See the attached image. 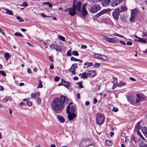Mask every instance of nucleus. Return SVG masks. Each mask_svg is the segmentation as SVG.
<instances>
[{"label": "nucleus", "instance_id": "f257e3e1", "mask_svg": "<svg viewBox=\"0 0 147 147\" xmlns=\"http://www.w3.org/2000/svg\"><path fill=\"white\" fill-rule=\"evenodd\" d=\"M61 98H57L54 99L52 103V106L54 110L56 113H59L61 112L64 108V104H67L68 102L67 97L62 95Z\"/></svg>", "mask_w": 147, "mask_h": 147}, {"label": "nucleus", "instance_id": "f03ea898", "mask_svg": "<svg viewBox=\"0 0 147 147\" xmlns=\"http://www.w3.org/2000/svg\"><path fill=\"white\" fill-rule=\"evenodd\" d=\"M73 104V102L69 103L66 109V112L68 114L67 118L69 121H72L74 118L76 117V114L75 113H71L70 111V105Z\"/></svg>", "mask_w": 147, "mask_h": 147}, {"label": "nucleus", "instance_id": "7ed1b4c3", "mask_svg": "<svg viewBox=\"0 0 147 147\" xmlns=\"http://www.w3.org/2000/svg\"><path fill=\"white\" fill-rule=\"evenodd\" d=\"M77 0H74L72 7L78 12H80L81 10L82 3L80 1H78L76 4Z\"/></svg>", "mask_w": 147, "mask_h": 147}, {"label": "nucleus", "instance_id": "20e7f679", "mask_svg": "<svg viewBox=\"0 0 147 147\" xmlns=\"http://www.w3.org/2000/svg\"><path fill=\"white\" fill-rule=\"evenodd\" d=\"M104 117L103 114H100L96 119V123L98 125H101L104 122Z\"/></svg>", "mask_w": 147, "mask_h": 147}, {"label": "nucleus", "instance_id": "39448f33", "mask_svg": "<svg viewBox=\"0 0 147 147\" xmlns=\"http://www.w3.org/2000/svg\"><path fill=\"white\" fill-rule=\"evenodd\" d=\"M119 15L120 10L119 8L115 9L112 13L113 17L116 20L118 19Z\"/></svg>", "mask_w": 147, "mask_h": 147}, {"label": "nucleus", "instance_id": "423d86ee", "mask_svg": "<svg viewBox=\"0 0 147 147\" xmlns=\"http://www.w3.org/2000/svg\"><path fill=\"white\" fill-rule=\"evenodd\" d=\"M144 100L145 98L142 95L139 94H136V98L135 103H137L140 101H144Z\"/></svg>", "mask_w": 147, "mask_h": 147}, {"label": "nucleus", "instance_id": "0eeeda50", "mask_svg": "<svg viewBox=\"0 0 147 147\" xmlns=\"http://www.w3.org/2000/svg\"><path fill=\"white\" fill-rule=\"evenodd\" d=\"M79 146L80 147H87L90 146L89 141L84 140L81 142Z\"/></svg>", "mask_w": 147, "mask_h": 147}, {"label": "nucleus", "instance_id": "6e6552de", "mask_svg": "<svg viewBox=\"0 0 147 147\" xmlns=\"http://www.w3.org/2000/svg\"><path fill=\"white\" fill-rule=\"evenodd\" d=\"M100 7L98 5H95L92 7L90 9V11L92 13H95L99 10Z\"/></svg>", "mask_w": 147, "mask_h": 147}, {"label": "nucleus", "instance_id": "1a4fd4ad", "mask_svg": "<svg viewBox=\"0 0 147 147\" xmlns=\"http://www.w3.org/2000/svg\"><path fill=\"white\" fill-rule=\"evenodd\" d=\"M86 4H83L82 6L81 10V15L82 16L84 17L88 13V11L86 10Z\"/></svg>", "mask_w": 147, "mask_h": 147}, {"label": "nucleus", "instance_id": "9d476101", "mask_svg": "<svg viewBox=\"0 0 147 147\" xmlns=\"http://www.w3.org/2000/svg\"><path fill=\"white\" fill-rule=\"evenodd\" d=\"M128 101L131 103L135 104V97L132 95H130L127 97Z\"/></svg>", "mask_w": 147, "mask_h": 147}, {"label": "nucleus", "instance_id": "9b49d317", "mask_svg": "<svg viewBox=\"0 0 147 147\" xmlns=\"http://www.w3.org/2000/svg\"><path fill=\"white\" fill-rule=\"evenodd\" d=\"M123 0H113L111 2V5L112 7H115L122 2Z\"/></svg>", "mask_w": 147, "mask_h": 147}, {"label": "nucleus", "instance_id": "f8f14e48", "mask_svg": "<svg viewBox=\"0 0 147 147\" xmlns=\"http://www.w3.org/2000/svg\"><path fill=\"white\" fill-rule=\"evenodd\" d=\"M96 75V71L94 70H89L87 72V75L89 77H93Z\"/></svg>", "mask_w": 147, "mask_h": 147}, {"label": "nucleus", "instance_id": "ddd939ff", "mask_svg": "<svg viewBox=\"0 0 147 147\" xmlns=\"http://www.w3.org/2000/svg\"><path fill=\"white\" fill-rule=\"evenodd\" d=\"M76 10L73 7H72L70 8V9L69 12V14L71 16H74L75 14L77 13L76 11Z\"/></svg>", "mask_w": 147, "mask_h": 147}, {"label": "nucleus", "instance_id": "4468645a", "mask_svg": "<svg viewBox=\"0 0 147 147\" xmlns=\"http://www.w3.org/2000/svg\"><path fill=\"white\" fill-rule=\"evenodd\" d=\"M104 39L109 42L112 43L116 42V40L114 38H109L105 36H104Z\"/></svg>", "mask_w": 147, "mask_h": 147}, {"label": "nucleus", "instance_id": "2eb2a0df", "mask_svg": "<svg viewBox=\"0 0 147 147\" xmlns=\"http://www.w3.org/2000/svg\"><path fill=\"white\" fill-rule=\"evenodd\" d=\"M2 8L6 11L5 13L6 14L10 15H13V12L11 10H10L7 8Z\"/></svg>", "mask_w": 147, "mask_h": 147}, {"label": "nucleus", "instance_id": "dca6fc26", "mask_svg": "<svg viewBox=\"0 0 147 147\" xmlns=\"http://www.w3.org/2000/svg\"><path fill=\"white\" fill-rule=\"evenodd\" d=\"M138 13L139 11L138 10L136 9H135L131 10V14L136 16Z\"/></svg>", "mask_w": 147, "mask_h": 147}, {"label": "nucleus", "instance_id": "f3484780", "mask_svg": "<svg viewBox=\"0 0 147 147\" xmlns=\"http://www.w3.org/2000/svg\"><path fill=\"white\" fill-rule=\"evenodd\" d=\"M111 0H105L102 3V4L103 6H108L110 3Z\"/></svg>", "mask_w": 147, "mask_h": 147}, {"label": "nucleus", "instance_id": "a211bd4d", "mask_svg": "<svg viewBox=\"0 0 147 147\" xmlns=\"http://www.w3.org/2000/svg\"><path fill=\"white\" fill-rule=\"evenodd\" d=\"M57 118L58 120L61 123H63L65 121V119L62 116L60 115H58L57 116Z\"/></svg>", "mask_w": 147, "mask_h": 147}, {"label": "nucleus", "instance_id": "6ab92c4d", "mask_svg": "<svg viewBox=\"0 0 147 147\" xmlns=\"http://www.w3.org/2000/svg\"><path fill=\"white\" fill-rule=\"evenodd\" d=\"M12 98L10 96H7L4 98L3 99V101L4 102L6 103L9 101H11L12 100Z\"/></svg>", "mask_w": 147, "mask_h": 147}, {"label": "nucleus", "instance_id": "aec40b11", "mask_svg": "<svg viewBox=\"0 0 147 147\" xmlns=\"http://www.w3.org/2000/svg\"><path fill=\"white\" fill-rule=\"evenodd\" d=\"M79 76H80L81 78H84V79L87 78L88 76L87 75V72H84L82 74H80Z\"/></svg>", "mask_w": 147, "mask_h": 147}, {"label": "nucleus", "instance_id": "412c9836", "mask_svg": "<svg viewBox=\"0 0 147 147\" xmlns=\"http://www.w3.org/2000/svg\"><path fill=\"white\" fill-rule=\"evenodd\" d=\"M142 131L145 136L147 138V127H143Z\"/></svg>", "mask_w": 147, "mask_h": 147}, {"label": "nucleus", "instance_id": "4be33fe9", "mask_svg": "<svg viewBox=\"0 0 147 147\" xmlns=\"http://www.w3.org/2000/svg\"><path fill=\"white\" fill-rule=\"evenodd\" d=\"M4 57L7 61L8 60L9 58L10 57L11 55L8 53H5L3 54Z\"/></svg>", "mask_w": 147, "mask_h": 147}, {"label": "nucleus", "instance_id": "5701e85b", "mask_svg": "<svg viewBox=\"0 0 147 147\" xmlns=\"http://www.w3.org/2000/svg\"><path fill=\"white\" fill-rule=\"evenodd\" d=\"M110 10V9L109 8H108L105 9H103L100 12V13L102 15L103 14L105 13L108 12Z\"/></svg>", "mask_w": 147, "mask_h": 147}, {"label": "nucleus", "instance_id": "b1692460", "mask_svg": "<svg viewBox=\"0 0 147 147\" xmlns=\"http://www.w3.org/2000/svg\"><path fill=\"white\" fill-rule=\"evenodd\" d=\"M137 41L139 42H141L145 43H147V41L146 40V39L141 38H139V39Z\"/></svg>", "mask_w": 147, "mask_h": 147}, {"label": "nucleus", "instance_id": "393cba45", "mask_svg": "<svg viewBox=\"0 0 147 147\" xmlns=\"http://www.w3.org/2000/svg\"><path fill=\"white\" fill-rule=\"evenodd\" d=\"M70 59L71 61H78L80 63H82V60L79 59H77L76 58H74V57H71Z\"/></svg>", "mask_w": 147, "mask_h": 147}, {"label": "nucleus", "instance_id": "a878e982", "mask_svg": "<svg viewBox=\"0 0 147 147\" xmlns=\"http://www.w3.org/2000/svg\"><path fill=\"white\" fill-rule=\"evenodd\" d=\"M75 106L74 105H72L70 107V111L71 113H75Z\"/></svg>", "mask_w": 147, "mask_h": 147}, {"label": "nucleus", "instance_id": "bb28decb", "mask_svg": "<svg viewBox=\"0 0 147 147\" xmlns=\"http://www.w3.org/2000/svg\"><path fill=\"white\" fill-rule=\"evenodd\" d=\"M78 67L77 64L76 63L73 64L72 65L71 67L70 68L69 70L74 69L75 70L76 68Z\"/></svg>", "mask_w": 147, "mask_h": 147}, {"label": "nucleus", "instance_id": "cd10ccee", "mask_svg": "<svg viewBox=\"0 0 147 147\" xmlns=\"http://www.w3.org/2000/svg\"><path fill=\"white\" fill-rule=\"evenodd\" d=\"M126 85V83L125 82H123L121 81H120L118 84V86L119 87H121L122 86H123Z\"/></svg>", "mask_w": 147, "mask_h": 147}, {"label": "nucleus", "instance_id": "c85d7f7f", "mask_svg": "<svg viewBox=\"0 0 147 147\" xmlns=\"http://www.w3.org/2000/svg\"><path fill=\"white\" fill-rule=\"evenodd\" d=\"M84 65H87L88 66L86 67V68H88V67H90L93 65V63L92 62H90V63H84Z\"/></svg>", "mask_w": 147, "mask_h": 147}, {"label": "nucleus", "instance_id": "c756f323", "mask_svg": "<svg viewBox=\"0 0 147 147\" xmlns=\"http://www.w3.org/2000/svg\"><path fill=\"white\" fill-rule=\"evenodd\" d=\"M141 123V122L140 121H139L138 122L135 128V129H138L140 127V124Z\"/></svg>", "mask_w": 147, "mask_h": 147}, {"label": "nucleus", "instance_id": "7c9ffc66", "mask_svg": "<svg viewBox=\"0 0 147 147\" xmlns=\"http://www.w3.org/2000/svg\"><path fill=\"white\" fill-rule=\"evenodd\" d=\"M61 85L64 86L66 88L68 89H69V86L70 85L69 83L68 82H67L66 84H62Z\"/></svg>", "mask_w": 147, "mask_h": 147}, {"label": "nucleus", "instance_id": "2f4dec72", "mask_svg": "<svg viewBox=\"0 0 147 147\" xmlns=\"http://www.w3.org/2000/svg\"><path fill=\"white\" fill-rule=\"evenodd\" d=\"M135 16L132 15L131 14V17L130 18V21L131 22H132L134 21V20H135Z\"/></svg>", "mask_w": 147, "mask_h": 147}, {"label": "nucleus", "instance_id": "473e14b6", "mask_svg": "<svg viewBox=\"0 0 147 147\" xmlns=\"http://www.w3.org/2000/svg\"><path fill=\"white\" fill-rule=\"evenodd\" d=\"M14 35L16 36H20L22 37H24V36L22 34L19 32H16L14 33Z\"/></svg>", "mask_w": 147, "mask_h": 147}, {"label": "nucleus", "instance_id": "72a5a7b5", "mask_svg": "<svg viewBox=\"0 0 147 147\" xmlns=\"http://www.w3.org/2000/svg\"><path fill=\"white\" fill-rule=\"evenodd\" d=\"M105 143L106 145L108 146H111L112 144V142L109 140H106Z\"/></svg>", "mask_w": 147, "mask_h": 147}, {"label": "nucleus", "instance_id": "f704fd0d", "mask_svg": "<svg viewBox=\"0 0 147 147\" xmlns=\"http://www.w3.org/2000/svg\"><path fill=\"white\" fill-rule=\"evenodd\" d=\"M102 60L105 61L108 60V57L106 56L102 55Z\"/></svg>", "mask_w": 147, "mask_h": 147}, {"label": "nucleus", "instance_id": "c9c22d12", "mask_svg": "<svg viewBox=\"0 0 147 147\" xmlns=\"http://www.w3.org/2000/svg\"><path fill=\"white\" fill-rule=\"evenodd\" d=\"M72 54L76 56H78L79 55L78 52L76 51H73L72 52Z\"/></svg>", "mask_w": 147, "mask_h": 147}, {"label": "nucleus", "instance_id": "e433bc0d", "mask_svg": "<svg viewBox=\"0 0 147 147\" xmlns=\"http://www.w3.org/2000/svg\"><path fill=\"white\" fill-rule=\"evenodd\" d=\"M102 55L97 53H94V57L95 58L98 59L99 56H102Z\"/></svg>", "mask_w": 147, "mask_h": 147}, {"label": "nucleus", "instance_id": "4c0bfd02", "mask_svg": "<svg viewBox=\"0 0 147 147\" xmlns=\"http://www.w3.org/2000/svg\"><path fill=\"white\" fill-rule=\"evenodd\" d=\"M58 37L62 41H64L65 40V38L62 36L59 35L58 36Z\"/></svg>", "mask_w": 147, "mask_h": 147}, {"label": "nucleus", "instance_id": "58836bf2", "mask_svg": "<svg viewBox=\"0 0 147 147\" xmlns=\"http://www.w3.org/2000/svg\"><path fill=\"white\" fill-rule=\"evenodd\" d=\"M16 18L19 21V22H23L24 21V20L23 19V18L22 17L19 16H17L16 17Z\"/></svg>", "mask_w": 147, "mask_h": 147}, {"label": "nucleus", "instance_id": "ea45409f", "mask_svg": "<svg viewBox=\"0 0 147 147\" xmlns=\"http://www.w3.org/2000/svg\"><path fill=\"white\" fill-rule=\"evenodd\" d=\"M57 51L60 52L61 51V49L60 47L57 45L55 49Z\"/></svg>", "mask_w": 147, "mask_h": 147}, {"label": "nucleus", "instance_id": "a19ab883", "mask_svg": "<svg viewBox=\"0 0 147 147\" xmlns=\"http://www.w3.org/2000/svg\"><path fill=\"white\" fill-rule=\"evenodd\" d=\"M43 87V85L42 84V82L41 81H39V83L38 86V88H42Z\"/></svg>", "mask_w": 147, "mask_h": 147}, {"label": "nucleus", "instance_id": "79ce46f5", "mask_svg": "<svg viewBox=\"0 0 147 147\" xmlns=\"http://www.w3.org/2000/svg\"><path fill=\"white\" fill-rule=\"evenodd\" d=\"M31 96L32 99H35L36 96V94L33 93L31 94Z\"/></svg>", "mask_w": 147, "mask_h": 147}, {"label": "nucleus", "instance_id": "37998d69", "mask_svg": "<svg viewBox=\"0 0 147 147\" xmlns=\"http://www.w3.org/2000/svg\"><path fill=\"white\" fill-rule=\"evenodd\" d=\"M42 102V100L41 98H38L37 100V104L38 105H40Z\"/></svg>", "mask_w": 147, "mask_h": 147}, {"label": "nucleus", "instance_id": "c03bdc74", "mask_svg": "<svg viewBox=\"0 0 147 147\" xmlns=\"http://www.w3.org/2000/svg\"><path fill=\"white\" fill-rule=\"evenodd\" d=\"M57 45L54 44H52L50 46V47L52 49H55Z\"/></svg>", "mask_w": 147, "mask_h": 147}, {"label": "nucleus", "instance_id": "a18cd8bd", "mask_svg": "<svg viewBox=\"0 0 147 147\" xmlns=\"http://www.w3.org/2000/svg\"><path fill=\"white\" fill-rule=\"evenodd\" d=\"M28 6L27 3L26 2H24L23 4L20 5L21 6L27 7Z\"/></svg>", "mask_w": 147, "mask_h": 147}, {"label": "nucleus", "instance_id": "49530a36", "mask_svg": "<svg viewBox=\"0 0 147 147\" xmlns=\"http://www.w3.org/2000/svg\"><path fill=\"white\" fill-rule=\"evenodd\" d=\"M0 74H1L4 77L6 76V74L3 71H0Z\"/></svg>", "mask_w": 147, "mask_h": 147}, {"label": "nucleus", "instance_id": "de8ad7c7", "mask_svg": "<svg viewBox=\"0 0 147 147\" xmlns=\"http://www.w3.org/2000/svg\"><path fill=\"white\" fill-rule=\"evenodd\" d=\"M78 85L80 88H84L83 86L82 85V83L81 82H78Z\"/></svg>", "mask_w": 147, "mask_h": 147}, {"label": "nucleus", "instance_id": "09e8293b", "mask_svg": "<svg viewBox=\"0 0 147 147\" xmlns=\"http://www.w3.org/2000/svg\"><path fill=\"white\" fill-rule=\"evenodd\" d=\"M67 55L69 56H71V49L69 50L67 53Z\"/></svg>", "mask_w": 147, "mask_h": 147}, {"label": "nucleus", "instance_id": "8fccbe9b", "mask_svg": "<svg viewBox=\"0 0 147 147\" xmlns=\"http://www.w3.org/2000/svg\"><path fill=\"white\" fill-rule=\"evenodd\" d=\"M100 66V65L99 63H95L94 65H93V67L95 68H98Z\"/></svg>", "mask_w": 147, "mask_h": 147}, {"label": "nucleus", "instance_id": "3c124183", "mask_svg": "<svg viewBox=\"0 0 147 147\" xmlns=\"http://www.w3.org/2000/svg\"><path fill=\"white\" fill-rule=\"evenodd\" d=\"M27 105L28 106H30L32 105V103L30 101H28L26 102Z\"/></svg>", "mask_w": 147, "mask_h": 147}, {"label": "nucleus", "instance_id": "603ef678", "mask_svg": "<svg viewBox=\"0 0 147 147\" xmlns=\"http://www.w3.org/2000/svg\"><path fill=\"white\" fill-rule=\"evenodd\" d=\"M138 134V135L140 136V137L143 139H144V138L142 135V134L138 131H137Z\"/></svg>", "mask_w": 147, "mask_h": 147}, {"label": "nucleus", "instance_id": "864d4df0", "mask_svg": "<svg viewBox=\"0 0 147 147\" xmlns=\"http://www.w3.org/2000/svg\"><path fill=\"white\" fill-rule=\"evenodd\" d=\"M0 32H1L2 34H3L4 36L5 35L4 31L1 28H0Z\"/></svg>", "mask_w": 147, "mask_h": 147}, {"label": "nucleus", "instance_id": "5fc2aeb1", "mask_svg": "<svg viewBox=\"0 0 147 147\" xmlns=\"http://www.w3.org/2000/svg\"><path fill=\"white\" fill-rule=\"evenodd\" d=\"M118 111V109L117 108H115V107H114L112 110L113 111H114L115 112H116Z\"/></svg>", "mask_w": 147, "mask_h": 147}, {"label": "nucleus", "instance_id": "6e6d98bb", "mask_svg": "<svg viewBox=\"0 0 147 147\" xmlns=\"http://www.w3.org/2000/svg\"><path fill=\"white\" fill-rule=\"evenodd\" d=\"M59 79V78L58 76H55V78L54 80L55 82H58Z\"/></svg>", "mask_w": 147, "mask_h": 147}, {"label": "nucleus", "instance_id": "4d7b16f0", "mask_svg": "<svg viewBox=\"0 0 147 147\" xmlns=\"http://www.w3.org/2000/svg\"><path fill=\"white\" fill-rule=\"evenodd\" d=\"M70 71L73 74H76V72L74 69L70 70Z\"/></svg>", "mask_w": 147, "mask_h": 147}, {"label": "nucleus", "instance_id": "13d9d810", "mask_svg": "<svg viewBox=\"0 0 147 147\" xmlns=\"http://www.w3.org/2000/svg\"><path fill=\"white\" fill-rule=\"evenodd\" d=\"M101 15V14L100 12H99V13L96 14L95 15V16L96 18H97L98 17H99V16H100Z\"/></svg>", "mask_w": 147, "mask_h": 147}, {"label": "nucleus", "instance_id": "bf43d9fd", "mask_svg": "<svg viewBox=\"0 0 147 147\" xmlns=\"http://www.w3.org/2000/svg\"><path fill=\"white\" fill-rule=\"evenodd\" d=\"M143 33V36L146 37L147 36V32H142Z\"/></svg>", "mask_w": 147, "mask_h": 147}, {"label": "nucleus", "instance_id": "052dcab7", "mask_svg": "<svg viewBox=\"0 0 147 147\" xmlns=\"http://www.w3.org/2000/svg\"><path fill=\"white\" fill-rule=\"evenodd\" d=\"M120 42L122 45H125L126 43H125L122 40H120L119 41Z\"/></svg>", "mask_w": 147, "mask_h": 147}, {"label": "nucleus", "instance_id": "680f3d73", "mask_svg": "<svg viewBox=\"0 0 147 147\" xmlns=\"http://www.w3.org/2000/svg\"><path fill=\"white\" fill-rule=\"evenodd\" d=\"M40 15L43 18H46L47 17L46 15L44 13H41Z\"/></svg>", "mask_w": 147, "mask_h": 147}, {"label": "nucleus", "instance_id": "e2e57ef3", "mask_svg": "<svg viewBox=\"0 0 147 147\" xmlns=\"http://www.w3.org/2000/svg\"><path fill=\"white\" fill-rule=\"evenodd\" d=\"M49 59L50 60V61H51L52 62H53V57L51 56H50L49 57Z\"/></svg>", "mask_w": 147, "mask_h": 147}, {"label": "nucleus", "instance_id": "0e129e2a", "mask_svg": "<svg viewBox=\"0 0 147 147\" xmlns=\"http://www.w3.org/2000/svg\"><path fill=\"white\" fill-rule=\"evenodd\" d=\"M132 44V42H127V44L129 46H131Z\"/></svg>", "mask_w": 147, "mask_h": 147}, {"label": "nucleus", "instance_id": "69168bd1", "mask_svg": "<svg viewBox=\"0 0 147 147\" xmlns=\"http://www.w3.org/2000/svg\"><path fill=\"white\" fill-rule=\"evenodd\" d=\"M81 48L82 49H86L87 48V46L86 45H82L81 46Z\"/></svg>", "mask_w": 147, "mask_h": 147}, {"label": "nucleus", "instance_id": "338daca9", "mask_svg": "<svg viewBox=\"0 0 147 147\" xmlns=\"http://www.w3.org/2000/svg\"><path fill=\"white\" fill-rule=\"evenodd\" d=\"M120 11H125V7H124L123 6L121 8Z\"/></svg>", "mask_w": 147, "mask_h": 147}, {"label": "nucleus", "instance_id": "774afa93", "mask_svg": "<svg viewBox=\"0 0 147 147\" xmlns=\"http://www.w3.org/2000/svg\"><path fill=\"white\" fill-rule=\"evenodd\" d=\"M97 102V100L95 98L94 99L93 103L94 104H95Z\"/></svg>", "mask_w": 147, "mask_h": 147}]
</instances>
